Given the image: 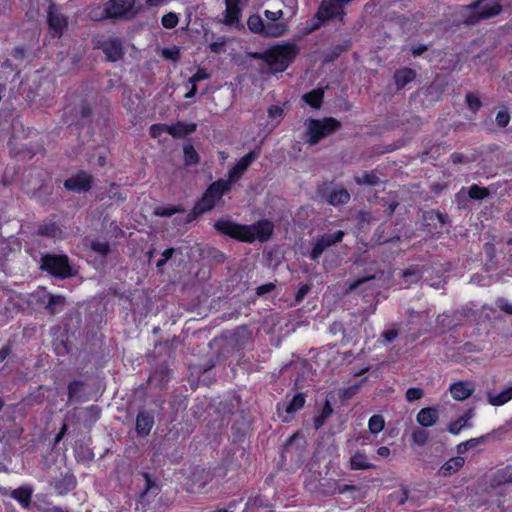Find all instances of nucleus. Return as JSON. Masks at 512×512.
I'll use <instances>...</instances> for the list:
<instances>
[{
    "label": "nucleus",
    "instance_id": "obj_6",
    "mask_svg": "<svg viewBox=\"0 0 512 512\" xmlns=\"http://www.w3.org/2000/svg\"><path fill=\"white\" fill-rule=\"evenodd\" d=\"M247 26L253 33L262 35L268 38H278L287 32L286 23H267L258 14H252L247 20Z\"/></svg>",
    "mask_w": 512,
    "mask_h": 512
},
{
    "label": "nucleus",
    "instance_id": "obj_11",
    "mask_svg": "<svg viewBox=\"0 0 512 512\" xmlns=\"http://www.w3.org/2000/svg\"><path fill=\"white\" fill-rule=\"evenodd\" d=\"M318 194L325 199V201L332 206H340L347 204L350 201V193L345 188H338L330 190V188L324 184L318 189Z\"/></svg>",
    "mask_w": 512,
    "mask_h": 512
},
{
    "label": "nucleus",
    "instance_id": "obj_45",
    "mask_svg": "<svg viewBox=\"0 0 512 512\" xmlns=\"http://www.w3.org/2000/svg\"><path fill=\"white\" fill-rule=\"evenodd\" d=\"M385 426L384 418L381 415H373L368 421V428L371 434H378Z\"/></svg>",
    "mask_w": 512,
    "mask_h": 512
},
{
    "label": "nucleus",
    "instance_id": "obj_4",
    "mask_svg": "<svg viewBox=\"0 0 512 512\" xmlns=\"http://www.w3.org/2000/svg\"><path fill=\"white\" fill-rule=\"evenodd\" d=\"M299 49L294 43L272 46L269 49L268 66L276 72L285 71L296 59Z\"/></svg>",
    "mask_w": 512,
    "mask_h": 512
},
{
    "label": "nucleus",
    "instance_id": "obj_41",
    "mask_svg": "<svg viewBox=\"0 0 512 512\" xmlns=\"http://www.w3.org/2000/svg\"><path fill=\"white\" fill-rule=\"evenodd\" d=\"M185 211L182 205L159 206L155 208L154 214L160 217H170L176 213Z\"/></svg>",
    "mask_w": 512,
    "mask_h": 512
},
{
    "label": "nucleus",
    "instance_id": "obj_2",
    "mask_svg": "<svg viewBox=\"0 0 512 512\" xmlns=\"http://www.w3.org/2000/svg\"><path fill=\"white\" fill-rule=\"evenodd\" d=\"M303 139L310 146L318 144L322 139L332 135L341 128V122L334 117L308 119Z\"/></svg>",
    "mask_w": 512,
    "mask_h": 512
},
{
    "label": "nucleus",
    "instance_id": "obj_40",
    "mask_svg": "<svg viewBox=\"0 0 512 512\" xmlns=\"http://www.w3.org/2000/svg\"><path fill=\"white\" fill-rule=\"evenodd\" d=\"M468 196L473 200H484L490 196V190L477 184H472L468 188Z\"/></svg>",
    "mask_w": 512,
    "mask_h": 512
},
{
    "label": "nucleus",
    "instance_id": "obj_28",
    "mask_svg": "<svg viewBox=\"0 0 512 512\" xmlns=\"http://www.w3.org/2000/svg\"><path fill=\"white\" fill-rule=\"evenodd\" d=\"M302 100L313 109L321 108L324 100V89H313L302 96Z\"/></svg>",
    "mask_w": 512,
    "mask_h": 512
},
{
    "label": "nucleus",
    "instance_id": "obj_23",
    "mask_svg": "<svg viewBox=\"0 0 512 512\" xmlns=\"http://www.w3.org/2000/svg\"><path fill=\"white\" fill-rule=\"evenodd\" d=\"M375 465L368 461L364 451L357 450L349 460V468L353 471L373 469Z\"/></svg>",
    "mask_w": 512,
    "mask_h": 512
},
{
    "label": "nucleus",
    "instance_id": "obj_34",
    "mask_svg": "<svg viewBox=\"0 0 512 512\" xmlns=\"http://www.w3.org/2000/svg\"><path fill=\"white\" fill-rule=\"evenodd\" d=\"M512 400V387H508L496 395H489L488 401L491 405L499 407Z\"/></svg>",
    "mask_w": 512,
    "mask_h": 512
},
{
    "label": "nucleus",
    "instance_id": "obj_63",
    "mask_svg": "<svg viewBox=\"0 0 512 512\" xmlns=\"http://www.w3.org/2000/svg\"><path fill=\"white\" fill-rule=\"evenodd\" d=\"M311 287L309 284H301L297 290V293L295 295L296 302H301L305 296L309 293Z\"/></svg>",
    "mask_w": 512,
    "mask_h": 512
},
{
    "label": "nucleus",
    "instance_id": "obj_43",
    "mask_svg": "<svg viewBox=\"0 0 512 512\" xmlns=\"http://www.w3.org/2000/svg\"><path fill=\"white\" fill-rule=\"evenodd\" d=\"M168 133L169 134V125L166 123H156L152 124L149 127V135L153 139H157L159 142H161V137L163 134Z\"/></svg>",
    "mask_w": 512,
    "mask_h": 512
},
{
    "label": "nucleus",
    "instance_id": "obj_61",
    "mask_svg": "<svg viewBox=\"0 0 512 512\" xmlns=\"http://www.w3.org/2000/svg\"><path fill=\"white\" fill-rule=\"evenodd\" d=\"M398 336V331L396 329H388L382 332L381 337L383 338L384 344L392 343Z\"/></svg>",
    "mask_w": 512,
    "mask_h": 512
},
{
    "label": "nucleus",
    "instance_id": "obj_3",
    "mask_svg": "<svg viewBox=\"0 0 512 512\" xmlns=\"http://www.w3.org/2000/svg\"><path fill=\"white\" fill-rule=\"evenodd\" d=\"M485 1L486 0H475L463 7V24L473 26L482 20L490 19L502 12L503 7L500 2L496 1L482 6Z\"/></svg>",
    "mask_w": 512,
    "mask_h": 512
},
{
    "label": "nucleus",
    "instance_id": "obj_33",
    "mask_svg": "<svg viewBox=\"0 0 512 512\" xmlns=\"http://www.w3.org/2000/svg\"><path fill=\"white\" fill-rule=\"evenodd\" d=\"M61 233V229L56 222H44L37 228V234L49 238H55Z\"/></svg>",
    "mask_w": 512,
    "mask_h": 512
},
{
    "label": "nucleus",
    "instance_id": "obj_64",
    "mask_svg": "<svg viewBox=\"0 0 512 512\" xmlns=\"http://www.w3.org/2000/svg\"><path fill=\"white\" fill-rule=\"evenodd\" d=\"M268 117L271 119L281 118L283 116L284 110L282 107L278 105H271L268 108Z\"/></svg>",
    "mask_w": 512,
    "mask_h": 512
},
{
    "label": "nucleus",
    "instance_id": "obj_30",
    "mask_svg": "<svg viewBox=\"0 0 512 512\" xmlns=\"http://www.w3.org/2000/svg\"><path fill=\"white\" fill-rule=\"evenodd\" d=\"M400 276L405 279L408 285L417 283L423 276V271L419 265H411L401 271Z\"/></svg>",
    "mask_w": 512,
    "mask_h": 512
},
{
    "label": "nucleus",
    "instance_id": "obj_15",
    "mask_svg": "<svg viewBox=\"0 0 512 512\" xmlns=\"http://www.w3.org/2000/svg\"><path fill=\"white\" fill-rule=\"evenodd\" d=\"M49 33L54 38H60L68 26V20L62 13H57L50 9L48 13Z\"/></svg>",
    "mask_w": 512,
    "mask_h": 512
},
{
    "label": "nucleus",
    "instance_id": "obj_12",
    "mask_svg": "<svg viewBox=\"0 0 512 512\" xmlns=\"http://www.w3.org/2000/svg\"><path fill=\"white\" fill-rule=\"evenodd\" d=\"M96 48L101 49L110 62H117L124 56L123 46L118 38L99 41Z\"/></svg>",
    "mask_w": 512,
    "mask_h": 512
},
{
    "label": "nucleus",
    "instance_id": "obj_62",
    "mask_svg": "<svg viewBox=\"0 0 512 512\" xmlns=\"http://www.w3.org/2000/svg\"><path fill=\"white\" fill-rule=\"evenodd\" d=\"M93 115V108L87 102H82L80 108V116L83 120L90 119Z\"/></svg>",
    "mask_w": 512,
    "mask_h": 512
},
{
    "label": "nucleus",
    "instance_id": "obj_7",
    "mask_svg": "<svg viewBox=\"0 0 512 512\" xmlns=\"http://www.w3.org/2000/svg\"><path fill=\"white\" fill-rule=\"evenodd\" d=\"M229 191L230 188L226 183L218 179L207 187L201 198L196 202L205 209L206 212H209L214 209L217 202L222 199L223 195Z\"/></svg>",
    "mask_w": 512,
    "mask_h": 512
},
{
    "label": "nucleus",
    "instance_id": "obj_46",
    "mask_svg": "<svg viewBox=\"0 0 512 512\" xmlns=\"http://www.w3.org/2000/svg\"><path fill=\"white\" fill-rule=\"evenodd\" d=\"M424 219L430 222L438 221L441 226L449 223L447 214H444L438 210H431L424 214Z\"/></svg>",
    "mask_w": 512,
    "mask_h": 512
},
{
    "label": "nucleus",
    "instance_id": "obj_54",
    "mask_svg": "<svg viewBox=\"0 0 512 512\" xmlns=\"http://www.w3.org/2000/svg\"><path fill=\"white\" fill-rule=\"evenodd\" d=\"M510 114L508 112V110H500L498 111L497 115H496V124L501 127V128H504L506 127L509 122H510Z\"/></svg>",
    "mask_w": 512,
    "mask_h": 512
},
{
    "label": "nucleus",
    "instance_id": "obj_19",
    "mask_svg": "<svg viewBox=\"0 0 512 512\" xmlns=\"http://www.w3.org/2000/svg\"><path fill=\"white\" fill-rule=\"evenodd\" d=\"M416 76L417 74L412 68L404 67L397 69L393 74L396 89L398 91L403 89L407 84L413 82L416 79Z\"/></svg>",
    "mask_w": 512,
    "mask_h": 512
},
{
    "label": "nucleus",
    "instance_id": "obj_20",
    "mask_svg": "<svg viewBox=\"0 0 512 512\" xmlns=\"http://www.w3.org/2000/svg\"><path fill=\"white\" fill-rule=\"evenodd\" d=\"M439 419V414L434 407L422 408L416 416V420L423 428H428L436 424Z\"/></svg>",
    "mask_w": 512,
    "mask_h": 512
},
{
    "label": "nucleus",
    "instance_id": "obj_14",
    "mask_svg": "<svg viewBox=\"0 0 512 512\" xmlns=\"http://www.w3.org/2000/svg\"><path fill=\"white\" fill-rule=\"evenodd\" d=\"M155 424L154 414L147 409H140L136 416L135 431L138 436L146 437Z\"/></svg>",
    "mask_w": 512,
    "mask_h": 512
},
{
    "label": "nucleus",
    "instance_id": "obj_32",
    "mask_svg": "<svg viewBox=\"0 0 512 512\" xmlns=\"http://www.w3.org/2000/svg\"><path fill=\"white\" fill-rule=\"evenodd\" d=\"M306 403V394L303 392L296 393L291 401L285 406V412L292 415L301 410Z\"/></svg>",
    "mask_w": 512,
    "mask_h": 512
},
{
    "label": "nucleus",
    "instance_id": "obj_59",
    "mask_svg": "<svg viewBox=\"0 0 512 512\" xmlns=\"http://www.w3.org/2000/svg\"><path fill=\"white\" fill-rule=\"evenodd\" d=\"M374 280H375V276L358 278L349 284V289L352 291L356 290V289L360 288L362 285L369 283L371 281H374Z\"/></svg>",
    "mask_w": 512,
    "mask_h": 512
},
{
    "label": "nucleus",
    "instance_id": "obj_38",
    "mask_svg": "<svg viewBox=\"0 0 512 512\" xmlns=\"http://www.w3.org/2000/svg\"><path fill=\"white\" fill-rule=\"evenodd\" d=\"M260 156V149H254L247 154H245L243 157H241L237 162L236 165L241 168L242 171L246 172V170L249 168V166Z\"/></svg>",
    "mask_w": 512,
    "mask_h": 512
},
{
    "label": "nucleus",
    "instance_id": "obj_48",
    "mask_svg": "<svg viewBox=\"0 0 512 512\" xmlns=\"http://www.w3.org/2000/svg\"><path fill=\"white\" fill-rule=\"evenodd\" d=\"M91 249L102 257H106L111 251L109 242L100 240H93L91 242Z\"/></svg>",
    "mask_w": 512,
    "mask_h": 512
},
{
    "label": "nucleus",
    "instance_id": "obj_60",
    "mask_svg": "<svg viewBox=\"0 0 512 512\" xmlns=\"http://www.w3.org/2000/svg\"><path fill=\"white\" fill-rule=\"evenodd\" d=\"M496 306L503 312L512 315V304L509 303L505 298H498L495 302Z\"/></svg>",
    "mask_w": 512,
    "mask_h": 512
},
{
    "label": "nucleus",
    "instance_id": "obj_25",
    "mask_svg": "<svg viewBox=\"0 0 512 512\" xmlns=\"http://www.w3.org/2000/svg\"><path fill=\"white\" fill-rule=\"evenodd\" d=\"M86 387V383L81 380H73L69 382L67 386L68 390V404L74 402H81L84 400L83 394Z\"/></svg>",
    "mask_w": 512,
    "mask_h": 512
},
{
    "label": "nucleus",
    "instance_id": "obj_36",
    "mask_svg": "<svg viewBox=\"0 0 512 512\" xmlns=\"http://www.w3.org/2000/svg\"><path fill=\"white\" fill-rule=\"evenodd\" d=\"M183 158L186 166L197 165L200 161L199 154L190 143H186L183 146Z\"/></svg>",
    "mask_w": 512,
    "mask_h": 512
},
{
    "label": "nucleus",
    "instance_id": "obj_52",
    "mask_svg": "<svg viewBox=\"0 0 512 512\" xmlns=\"http://www.w3.org/2000/svg\"><path fill=\"white\" fill-rule=\"evenodd\" d=\"M170 371L166 367H160L154 371L151 375L150 380L156 379L159 376V381L162 384H166L170 379Z\"/></svg>",
    "mask_w": 512,
    "mask_h": 512
},
{
    "label": "nucleus",
    "instance_id": "obj_8",
    "mask_svg": "<svg viewBox=\"0 0 512 512\" xmlns=\"http://www.w3.org/2000/svg\"><path fill=\"white\" fill-rule=\"evenodd\" d=\"M94 177L85 170H78L71 177L67 178L63 186L67 191L82 194L92 189Z\"/></svg>",
    "mask_w": 512,
    "mask_h": 512
},
{
    "label": "nucleus",
    "instance_id": "obj_51",
    "mask_svg": "<svg viewBox=\"0 0 512 512\" xmlns=\"http://www.w3.org/2000/svg\"><path fill=\"white\" fill-rule=\"evenodd\" d=\"M424 396V391L418 387H411L406 390L405 398L408 402H414Z\"/></svg>",
    "mask_w": 512,
    "mask_h": 512
},
{
    "label": "nucleus",
    "instance_id": "obj_5",
    "mask_svg": "<svg viewBox=\"0 0 512 512\" xmlns=\"http://www.w3.org/2000/svg\"><path fill=\"white\" fill-rule=\"evenodd\" d=\"M40 268L57 279H68L73 274L69 258L65 254H44L41 257Z\"/></svg>",
    "mask_w": 512,
    "mask_h": 512
},
{
    "label": "nucleus",
    "instance_id": "obj_26",
    "mask_svg": "<svg viewBox=\"0 0 512 512\" xmlns=\"http://www.w3.org/2000/svg\"><path fill=\"white\" fill-rule=\"evenodd\" d=\"M226 10L224 16V23L226 25H234L239 22L242 9L240 7V1L225 2Z\"/></svg>",
    "mask_w": 512,
    "mask_h": 512
},
{
    "label": "nucleus",
    "instance_id": "obj_44",
    "mask_svg": "<svg viewBox=\"0 0 512 512\" xmlns=\"http://www.w3.org/2000/svg\"><path fill=\"white\" fill-rule=\"evenodd\" d=\"M245 172L241 170L239 166L236 164L228 171V178L227 179H220L221 181L225 182L226 185L231 189L232 185L239 181L243 174Z\"/></svg>",
    "mask_w": 512,
    "mask_h": 512
},
{
    "label": "nucleus",
    "instance_id": "obj_24",
    "mask_svg": "<svg viewBox=\"0 0 512 512\" xmlns=\"http://www.w3.org/2000/svg\"><path fill=\"white\" fill-rule=\"evenodd\" d=\"M196 129L197 125L195 123L178 121L175 124L169 125V134L173 138L180 139L194 133Z\"/></svg>",
    "mask_w": 512,
    "mask_h": 512
},
{
    "label": "nucleus",
    "instance_id": "obj_13",
    "mask_svg": "<svg viewBox=\"0 0 512 512\" xmlns=\"http://www.w3.org/2000/svg\"><path fill=\"white\" fill-rule=\"evenodd\" d=\"M38 302L44 305L49 315H56L63 311L66 305V298L63 295H55L44 291L43 296L38 299Z\"/></svg>",
    "mask_w": 512,
    "mask_h": 512
},
{
    "label": "nucleus",
    "instance_id": "obj_27",
    "mask_svg": "<svg viewBox=\"0 0 512 512\" xmlns=\"http://www.w3.org/2000/svg\"><path fill=\"white\" fill-rule=\"evenodd\" d=\"M77 481L74 475L66 474L55 482L54 488L58 495H65L76 488Z\"/></svg>",
    "mask_w": 512,
    "mask_h": 512
},
{
    "label": "nucleus",
    "instance_id": "obj_47",
    "mask_svg": "<svg viewBox=\"0 0 512 512\" xmlns=\"http://www.w3.org/2000/svg\"><path fill=\"white\" fill-rule=\"evenodd\" d=\"M465 102L468 109L473 113H477L482 107V102L480 98L477 96V94L473 92H468L466 94Z\"/></svg>",
    "mask_w": 512,
    "mask_h": 512
},
{
    "label": "nucleus",
    "instance_id": "obj_1",
    "mask_svg": "<svg viewBox=\"0 0 512 512\" xmlns=\"http://www.w3.org/2000/svg\"><path fill=\"white\" fill-rule=\"evenodd\" d=\"M215 230L240 242L253 243L268 241L273 232L274 224L270 220H258L254 224H240L230 219H219L214 223Z\"/></svg>",
    "mask_w": 512,
    "mask_h": 512
},
{
    "label": "nucleus",
    "instance_id": "obj_42",
    "mask_svg": "<svg viewBox=\"0 0 512 512\" xmlns=\"http://www.w3.org/2000/svg\"><path fill=\"white\" fill-rule=\"evenodd\" d=\"M88 17L91 21L101 22L109 18L105 4L103 6H96L90 9Z\"/></svg>",
    "mask_w": 512,
    "mask_h": 512
},
{
    "label": "nucleus",
    "instance_id": "obj_16",
    "mask_svg": "<svg viewBox=\"0 0 512 512\" xmlns=\"http://www.w3.org/2000/svg\"><path fill=\"white\" fill-rule=\"evenodd\" d=\"M475 391V384L471 381H457L450 386V393L457 401L468 399Z\"/></svg>",
    "mask_w": 512,
    "mask_h": 512
},
{
    "label": "nucleus",
    "instance_id": "obj_56",
    "mask_svg": "<svg viewBox=\"0 0 512 512\" xmlns=\"http://www.w3.org/2000/svg\"><path fill=\"white\" fill-rule=\"evenodd\" d=\"M226 43V38L222 37L219 41L210 43L209 49L213 53L220 54L225 51Z\"/></svg>",
    "mask_w": 512,
    "mask_h": 512
},
{
    "label": "nucleus",
    "instance_id": "obj_9",
    "mask_svg": "<svg viewBox=\"0 0 512 512\" xmlns=\"http://www.w3.org/2000/svg\"><path fill=\"white\" fill-rule=\"evenodd\" d=\"M135 0H108L104 4L110 19L128 18L129 14L135 16Z\"/></svg>",
    "mask_w": 512,
    "mask_h": 512
},
{
    "label": "nucleus",
    "instance_id": "obj_53",
    "mask_svg": "<svg viewBox=\"0 0 512 512\" xmlns=\"http://www.w3.org/2000/svg\"><path fill=\"white\" fill-rule=\"evenodd\" d=\"M206 213L205 209H203L197 202L194 204L191 211L187 214L185 223H191L195 221L199 216Z\"/></svg>",
    "mask_w": 512,
    "mask_h": 512
},
{
    "label": "nucleus",
    "instance_id": "obj_22",
    "mask_svg": "<svg viewBox=\"0 0 512 512\" xmlns=\"http://www.w3.org/2000/svg\"><path fill=\"white\" fill-rule=\"evenodd\" d=\"M351 47H352V42L350 39H347V40H344L342 43H339L337 45H334V46L328 48L327 50L324 51V55H323L324 62L332 63V62L336 61L342 53L347 52L348 50L351 49Z\"/></svg>",
    "mask_w": 512,
    "mask_h": 512
},
{
    "label": "nucleus",
    "instance_id": "obj_39",
    "mask_svg": "<svg viewBox=\"0 0 512 512\" xmlns=\"http://www.w3.org/2000/svg\"><path fill=\"white\" fill-rule=\"evenodd\" d=\"M358 185L376 186L379 184L380 179L374 171L365 172L361 176L354 178Z\"/></svg>",
    "mask_w": 512,
    "mask_h": 512
},
{
    "label": "nucleus",
    "instance_id": "obj_21",
    "mask_svg": "<svg viewBox=\"0 0 512 512\" xmlns=\"http://www.w3.org/2000/svg\"><path fill=\"white\" fill-rule=\"evenodd\" d=\"M33 489L29 485H22L11 492V498L23 508L28 509L32 502Z\"/></svg>",
    "mask_w": 512,
    "mask_h": 512
},
{
    "label": "nucleus",
    "instance_id": "obj_37",
    "mask_svg": "<svg viewBox=\"0 0 512 512\" xmlns=\"http://www.w3.org/2000/svg\"><path fill=\"white\" fill-rule=\"evenodd\" d=\"M260 156V149H254L247 154H245L243 157H241L237 162L236 165L241 168L242 171L246 172V170L249 168V166Z\"/></svg>",
    "mask_w": 512,
    "mask_h": 512
},
{
    "label": "nucleus",
    "instance_id": "obj_35",
    "mask_svg": "<svg viewBox=\"0 0 512 512\" xmlns=\"http://www.w3.org/2000/svg\"><path fill=\"white\" fill-rule=\"evenodd\" d=\"M471 410L466 415L459 417L455 421L449 423L447 430L453 435H457L465 427H470L471 424L468 422L471 417Z\"/></svg>",
    "mask_w": 512,
    "mask_h": 512
},
{
    "label": "nucleus",
    "instance_id": "obj_31",
    "mask_svg": "<svg viewBox=\"0 0 512 512\" xmlns=\"http://www.w3.org/2000/svg\"><path fill=\"white\" fill-rule=\"evenodd\" d=\"M332 414H333L332 405H331L330 401L326 399L323 403L321 413L318 416L314 417V420H313L314 429L316 431L321 429L323 427V425L325 424V422L327 421V419L332 416Z\"/></svg>",
    "mask_w": 512,
    "mask_h": 512
},
{
    "label": "nucleus",
    "instance_id": "obj_57",
    "mask_svg": "<svg viewBox=\"0 0 512 512\" xmlns=\"http://www.w3.org/2000/svg\"><path fill=\"white\" fill-rule=\"evenodd\" d=\"M265 18L269 21L268 23H280L279 19L283 16V11H271V10H265L264 11Z\"/></svg>",
    "mask_w": 512,
    "mask_h": 512
},
{
    "label": "nucleus",
    "instance_id": "obj_58",
    "mask_svg": "<svg viewBox=\"0 0 512 512\" xmlns=\"http://www.w3.org/2000/svg\"><path fill=\"white\" fill-rule=\"evenodd\" d=\"M143 477L145 479V489H144L143 493L141 494V497H144L145 494H147L149 491H151L154 488L159 490L158 487L156 486L155 481L152 479V477L149 473L144 472Z\"/></svg>",
    "mask_w": 512,
    "mask_h": 512
},
{
    "label": "nucleus",
    "instance_id": "obj_17",
    "mask_svg": "<svg viewBox=\"0 0 512 512\" xmlns=\"http://www.w3.org/2000/svg\"><path fill=\"white\" fill-rule=\"evenodd\" d=\"M326 5L325 1L322 0L313 19L308 23V25L315 26L316 30L320 29L328 21L338 20L340 22V16L332 8H330V13L323 10V6L327 7Z\"/></svg>",
    "mask_w": 512,
    "mask_h": 512
},
{
    "label": "nucleus",
    "instance_id": "obj_49",
    "mask_svg": "<svg viewBox=\"0 0 512 512\" xmlns=\"http://www.w3.org/2000/svg\"><path fill=\"white\" fill-rule=\"evenodd\" d=\"M412 441L418 446H424L429 438V433L424 429L416 428L412 431Z\"/></svg>",
    "mask_w": 512,
    "mask_h": 512
},
{
    "label": "nucleus",
    "instance_id": "obj_29",
    "mask_svg": "<svg viewBox=\"0 0 512 512\" xmlns=\"http://www.w3.org/2000/svg\"><path fill=\"white\" fill-rule=\"evenodd\" d=\"M325 6H323V10L325 12L330 13V8H332L339 16H340V22L344 23V19L346 16L345 7L353 2L354 0H324Z\"/></svg>",
    "mask_w": 512,
    "mask_h": 512
},
{
    "label": "nucleus",
    "instance_id": "obj_10",
    "mask_svg": "<svg viewBox=\"0 0 512 512\" xmlns=\"http://www.w3.org/2000/svg\"><path fill=\"white\" fill-rule=\"evenodd\" d=\"M343 237L344 232L342 230H337L334 233H326L320 236L313 244L309 255L310 259L313 261L318 260L327 248L341 242Z\"/></svg>",
    "mask_w": 512,
    "mask_h": 512
},
{
    "label": "nucleus",
    "instance_id": "obj_50",
    "mask_svg": "<svg viewBox=\"0 0 512 512\" xmlns=\"http://www.w3.org/2000/svg\"><path fill=\"white\" fill-rule=\"evenodd\" d=\"M179 22L178 16L174 12H169L162 16L161 24L166 29H173Z\"/></svg>",
    "mask_w": 512,
    "mask_h": 512
},
{
    "label": "nucleus",
    "instance_id": "obj_18",
    "mask_svg": "<svg viewBox=\"0 0 512 512\" xmlns=\"http://www.w3.org/2000/svg\"><path fill=\"white\" fill-rule=\"evenodd\" d=\"M465 464V459L461 456H455L447 460L437 471L441 477H450L457 473Z\"/></svg>",
    "mask_w": 512,
    "mask_h": 512
},
{
    "label": "nucleus",
    "instance_id": "obj_55",
    "mask_svg": "<svg viewBox=\"0 0 512 512\" xmlns=\"http://www.w3.org/2000/svg\"><path fill=\"white\" fill-rule=\"evenodd\" d=\"M210 78V74L204 68H198L197 71L190 77L189 82L195 83Z\"/></svg>",
    "mask_w": 512,
    "mask_h": 512
}]
</instances>
